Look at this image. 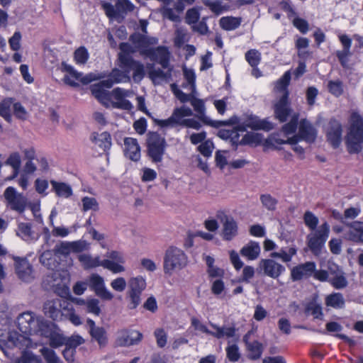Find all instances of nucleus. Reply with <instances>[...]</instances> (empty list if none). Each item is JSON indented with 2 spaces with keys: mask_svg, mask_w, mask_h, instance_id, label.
<instances>
[{
  "mask_svg": "<svg viewBox=\"0 0 363 363\" xmlns=\"http://www.w3.org/2000/svg\"><path fill=\"white\" fill-rule=\"evenodd\" d=\"M141 54L147 57L151 61L159 63L166 72L160 68L148 72V77L155 85L160 84L162 82H169L172 79L173 67L170 65V52L165 46L149 48L141 51Z\"/></svg>",
  "mask_w": 363,
  "mask_h": 363,
  "instance_id": "1",
  "label": "nucleus"
},
{
  "mask_svg": "<svg viewBox=\"0 0 363 363\" xmlns=\"http://www.w3.org/2000/svg\"><path fill=\"white\" fill-rule=\"evenodd\" d=\"M345 136V145L349 154H359L363 149V116L357 111L350 116Z\"/></svg>",
  "mask_w": 363,
  "mask_h": 363,
  "instance_id": "2",
  "label": "nucleus"
},
{
  "mask_svg": "<svg viewBox=\"0 0 363 363\" xmlns=\"http://www.w3.org/2000/svg\"><path fill=\"white\" fill-rule=\"evenodd\" d=\"M122 52L118 54L119 67L128 74L133 70V78L135 82H140L145 77V67L143 63L133 59L130 55V46L126 43L120 44Z\"/></svg>",
  "mask_w": 363,
  "mask_h": 363,
  "instance_id": "3",
  "label": "nucleus"
},
{
  "mask_svg": "<svg viewBox=\"0 0 363 363\" xmlns=\"http://www.w3.org/2000/svg\"><path fill=\"white\" fill-rule=\"evenodd\" d=\"M188 262V257L181 249L171 246L165 252L163 269L166 274H172L174 270H181Z\"/></svg>",
  "mask_w": 363,
  "mask_h": 363,
  "instance_id": "4",
  "label": "nucleus"
},
{
  "mask_svg": "<svg viewBox=\"0 0 363 363\" xmlns=\"http://www.w3.org/2000/svg\"><path fill=\"white\" fill-rule=\"evenodd\" d=\"M147 155L153 163H159L162 161L167 143L164 137L157 132L148 134L147 138Z\"/></svg>",
  "mask_w": 363,
  "mask_h": 363,
  "instance_id": "5",
  "label": "nucleus"
},
{
  "mask_svg": "<svg viewBox=\"0 0 363 363\" xmlns=\"http://www.w3.org/2000/svg\"><path fill=\"white\" fill-rule=\"evenodd\" d=\"M330 233V225L325 221L314 232L307 235V245L311 252L315 256L321 253L322 249L328 238Z\"/></svg>",
  "mask_w": 363,
  "mask_h": 363,
  "instance_id": "6",
  "label": "nucleus"
},
{
  "mask_svg": "<svg viewBox=\"0 0 363 363\" xmlns=\"http://www.w3.org/2000/svg\"><path fill=\"white\" fill-rule=\"evenodd\" d=\"M325 130L327 142L333 149H337L342 141V123L335 118H331L327 123Z\"/></svg>",
  "mask_w": 363,
  "mask_h": 363,
  "instance_id": "7",
  "label": "nucleus"
},
{
  "mask_svg": "<svg viewBox=\"0 0 363 363\" xmlns=\"http://www.w3.org/2000/svg\"><path fill=\"white\" fill-rule=\"evenodd\" d=\"M317 138V130L306 119H301L299 123L298 132L291 137L289 141L291 145H296L301 140H304L309 144L313 143Z\"/></svg>",
  "mask_w": 363,
  "mask_h": 363,
  "instance_id": "8",
  "label": "nucleus"
},
{
  "mask_svg": "<svg viewBox=\"0 0 363 363\" xmlns=\"http://www.w3.org/2000/svg\"><path fill=\"white\" fill-rule=\"evenodd\" d=\"M4 196L11 210L19 213H23L25 211L28 201L27 198L23 194L18 193L14 187H7L4 191Z\"/></svg>",
  "mask_w": 363,
  "mask_h": 363,
  "instance_id": "9",
  "label": "nucleus"
},
{
  "mask_svg": "<svg viewBox=\"0 0 363 363\" xmlns=\"http://www.w3.org/2000/svg\"><path fill=\"white\" fill-rule=\"evenodd\" d=\"M273 109L274 118L280 123H285L290 116L291 118L294 111L289 100V93L286 92L285 94H282L279 99L274 104Z\"/></svg>",
  "mask_w": 363,
  "mask_h": 363,
  "instance_id": "10",
  "label": "nucleus"
},
{
  "mask_svg": "<svg viewBox=\"0 0 363 363\" xmlns=\"http://www.w3.org/2000/svg\"><path fill=\"white\" fill-rule=\"evenodd\" d=\"M143 335L135 330H122L118 333L115 340L117 347L138 345L143 340Z\"/></svg>",
  "mask_w": 363,
  "mask_h": 363,
  "instance_id": "11",
  "label": "nucleus"
},
{
  "mask_svg": "<svg viewBox=\"0 0 363 363\" xmlns=\"http://www.w3.org/2000/svg\"><path fill=\"white\" fill-rule=\"evenodd\" d=\"M217 217L223 224L221 236L225 241H231L238 235V225L236 220L230 216L221 212Z\"/></svg>",
  "mask_w": 363,
  "mask_h": 363,
  "instance_id": "12",
  "label": "nucleus"
},
{
  "mask_svg": "<svg viewBox=\"0 0 363 363\" xmlns=\"http://www.w3.org/2000/svg\"><path fill=\"white\" fill-rule=\"evenodd\" d=\"M67 304L66 301L60 298L48 300L43 305L44 313L53 320H60L63 315L62 309H65Z\"/></svg>",
  "mask_w": 363,
  "mask_h": 363,
  "instance_id": "13",
  "label": "nucleus"
},
{
  "mask_svg": "<svg viewBox=\"0 0 363 363\" xmlns=\"http://www.w3.org/2000/svg\"><path fill=\"white\" fill-rule=\"evenodd\" d=\"M89 287L96 295L103 300L110 301L113 294L106 288L103 277L97 274H92L89 277Z\"/></svg>",
  "mask_w": 363,
  "mask_h": 363,
  "instance_id": "14",
  "label": "nucleus"
},
{
  "mask_svg": "<svg viewBox=\"0 0 363 363\" xmlns=\"http://www.w3.org/2000/svg\"><path fill=\"white\" fill-rule=\"evenodd\" d=\"M15 272L18 277L23 281H30L33 279V267L25 257H13Z\"/></svg>",
  "mask_w": 363,
  "mask_h": 363,
  "instance_id": "15",
  "label": "nucleus"
},
{
  "mask_svg": "<svg viewBox=\"0 0 363 363\" xmlns=\"http://www.w3.org/2000/svg\"><path fill=\"white\" fill-rule=\"evenodd\" d=\"M36 319L32 312H24L17 318V325L19 330L25 335H32L35 330Z\"/></svg>",
  "mask_w": 363,
  "mask_h": 363,
  "instance_id": "16",
  "label": "nucleus"
},
{
  "mask_svg": "<svg viewBox=\"0 0 363 363\" xmlns=\"http://www.w3.org/2000/svg\"><path fill=\"white\" fill-rule=\"evenodd\" d=\"M316 264L314 262H306L294 267L291 271L292 281H297L313 276Z\"/></svg>",
  "mask_w": 363,
  "mask_h": 363,
  "instance_id": "17",
  "label": "nucleus"
},
{
  "mask_svg": "<svg viewBox=\"0 0 363 363\" xmlns=\"http://www.w3.org/2000/svg\"><path fill=\"white\" fill-rule=\"evenodd\" d=\"M348 228L345 231V238L358 244H363V222L353 221L345 223Z\"/></svg>",
  "mask_w": 363,
  "mask_h": 363,
  "instance_id": "18",
  "label": "nucleus"
},
{
  "mask_svg": "<svg viewBox=\"0 0 363 363\" xmlns=\"http://www.w3.org/2000/svg\"><path fill=\"white\" fill-rule=\"evenodd\" d=\"M259 265L264 274L273 279H277L285 271L283 265L271 259H262Z\"/></svg>",
  "mask_w": 363,
  "mask_h": 363,
  "instance_id": "19",
  "label": "nucleus"
},
{
  "mask_svg": "<svg viewBox=\"0 0 363 363\" xmlns=\"http://www.w3.org/2000/svg\"><path fill=\"white\" fill-rule=\"evenodd\" d=\"M244 121H245V125L252 130L269 131L274 128V125L272 122L267 119L261 120L257 116L252 114L247 116Z\"/></svg>",
  "mask_w": 363,
  "mask_h": 363,
  "instance_id": "20",
  "label": "nucleus"
},
{
  "mask_svg": "<svg viewBox=\"0 0 363 363\" xmlns=\"http://www.w3.org/2000/svg\"><path fill=\"white\" fill-rule=\"evenodd\" d=\"M179 112V110L174 108L171 116L165 120L154 119L155 123L161 128H175L177 126L183 127V121L186 118Z\"/></svg>",
  "mask_w": 363,
  "mask_h": 363,
  "instance_id": "21",
  "label": "nucleus"
},
{
  "mask_svg": "<svg viewBox=\"0 0 363 363\" xmlns=\"http://www.w3.org/2000/svg\"><path fill=\"white\" fill-rule=\"evenodd\" d=\"M125 155L133 161H138L140 158V147L138 140L133 138L124 139Z\"/></svg>",
  "mask_w": 363,
  "mask_h": 363,
  "instance_id": "22",
  "label": "nucleus"
},
{
  "mask_svg": "<svg viewBox=\"0 0 363 363\" xmlns=\"http://www.w3.org/2000/svg\"><path fill=\"white\" fill-rule=\"evenodd\" d=\"M56 325L53 323L45 320L43 318H37L35 323V330L33 334H38L45 337H49L52 332L55 330Z\"/></svg>",
  "mask_w": 363,
  "mask_h": 363,
  "instance_id": "23",
  "label": "nucleus"
},
{
  "mask_svg": "<svg viewBox=\"0 0 363 363\" xmlns=\"http://www.w3.org/2000/svg\"><path fill=\"white\" fill-rule=\"evenodd\" d=\"M91 141L98 145L104 152H106L111 146V136L108 132H103L100 134L92 133L90 136Z\"/></svg>",
  "mask_w": 363,
  "mask_h": 363,
  "instance_id": "24",
  "label": "nucleus"
},
{
  "mask_svg": "<svg viewBox=\"0 0 363 363\" xmlns=\"http://www.w3.org/2000/svg\"><path fill=\"white\" fill-rule=\"evenodd\" d=\"M304 313L306 315H313L315 319L323 320V308L321 303L318 302L317 296H313L312 299L306 304Z\"/></svg>",
  "mask_w": 363,
  "mask_h": 363,
  "instance_id": "25",
  "label": "nucleus"
},
{
  "mask_svg": "<svg viewBox=\"0 0 363 363\" xmlns=\"http://www.w3.org/2000/svg\"><path fill=\"white\" fill-rule=\"evenodd\" d=\"M30 343V340L28 337L17 333H11L8 337V341L6 342L9 348L13 347L20 350L23 347H28Z\"/></svg>",
  "mask_w": 363,
  "mask_h": 363,
  "instance_id": "26",
  "label": "nucleus"
},
{
  "mask_svg": "<svg viewBox=\"0 0 363 363\" xmlns=\"http://www.w3.org/2000/svg\"><path fill=\"white\" fill-rule=\"evenodd\" d=\"M77 259L83 267L84 269L89 270L97 267H102L103 260H101L99 256L92 257L89 254H79Z\"/></svg>",
  "mask_w": 363,
  "mask_h": 363,
  "instance_id": "27",
  "label": "nucleus"
},
{
  "mask_svg": "<svg viewBox=\"0 0 363 363\" xmlns=\"http://www.w3.org/2000/svg\"><path fill=\"white\" fill-rule=\"evenodd\" d=\"M210 325L216 330L215 332L211 331L210 335H212L217 339H221L223 337H233L235 335V333L237 331L235 325L230 327H220L212 323H210Z\"/></svg>",
  "mask_w": 363,
  "mask_h": 363,
  "instance_id": "28",
  "label": "nucleus"
},
{
  "mask_svg": "<svg viewBox=\"0 0 363 363\" xmlns=\"http://www.w3.org/2000/svg\"><path fill=\"white\" fill-rule=\"evenodd\" d=\"M240 254L242 257L249 260L256 259L260 254V246L257 242L250 241L243 246L240 250Z\"/></svg>",
  "mask_w": 363,
  "mask_h": 363,
  "instance_id": "29",
  "label": "nucleus"
},
{
  "mask_svg": "<svg viewBox=\"0 0 363 363\" xmlns=\"http://www.w3.org/2000/svg\"><path fill=\"white\" fill-rule=\"evenodd\" d=\"M91 94L104 106H108L110 101V92L106 91L101 85L96 84L90 86Z\"/></svg>",
  "mask_w": 363,
  "mask_h": 363,
  "instance_id": "30",
  "label": "nucleus"
},
{
  "mask_svg": "<svg viewBox=\"0 0 363 363\" xmlns=\"http://www.w3.org/2000/svg\"><path fill=\"white\" fill-rule=\"evenodd\" d=\"M216 16H219L230 9V5L223 4L222 0H201Z\"/></svg>",
  "mask_w": 363,
  "mask_h": 363,
  "instance_id": "31",
  "label": "nucleus"
},
{
  "mask_svg": "<svg viewBox=\"0 0 363 363\" xmlns=\"http://www.w3.org/2000/svg\"><path fill=\"white\" fill-rule=\"evenodd\" d=\"M52 191L58 197L69 198L72 195V189L69 184L65 182H60L55 180H50Z\"/></svg>",
  "mask_w": 363,
  "mask_h": 363,
  "instance_id": "32",
  "label": "nucleus"
},
{
  "mask_svg": "<svg viewBox=\"0 0 363 363\" xmlns=\"http://www.w3.org/2000/svg\"><path fill=\"white\" fill-rule=\"evenodd\" d=\"M246 348L248 352L247 357L253 361L260 359L264 351L262 343L258 340H254L250 343H247Z\"/></svg>",
  "mask_w": 363,
  "mask_h": 363,
  "instance_id": "33",
  "label": "nucleus"
},
{
  "mask_svg": "<svg viewBox=\"0 0 363 363\" xmlns=\"http://www.w3.org/2000/svg\"><path fill=\"white\" fill-rule=\"evenodd\" d=\"M91 340L96 341L100 348L105 347L108 344V337L106 330L103 327H99L96 329L89 331Z\"/></svg>",
  "mask_w": 363,
  "mask_h": 363,
  "instance_id": "34",
  "label": "nucleus"
},
{
  "mask_svg": "<svg viewBox=\"0 0 363 363\" xmlns=\"http://www.w3.org/2000/svg\"><path fill=\"white\" fill-rule=\"evenodd\" d=\"M240 17L224 16L219 21L220 26L225 30H233L238 28L241 24Z\"/></svg>",
  "mask_w": 363,
  "mask_h": 363,
  "instance_id": "35",
  "label": "nucleus"
},
{
  "mask_svg": "<svg viewBox=\"0 0 363 363\" xmlns=\"http://www.w3.org/2000/svg\"><path fill=\"white\" fill-rule=\"evenodd\" d=\"M325 304L334 308H342L345 306V299L341 293H333L326 297Z\"/></svg>",
  "mask_w": 363,
  "mask_h": 363,
  "instance_id": "36",
  "label": "nucleus"
},
{
  "mask_svg": "<svg viewBox=\"0 0 363 363\" xmlns=\"http://www.w3.org/2000/svg\"><path fill=\"white\" fill-rule=\"evenodd\" d=\"M263 140V135L261 133L248 132L247 133L240 141V145H259Z\"/></svg>",
  "mask_w": 363,
  "mask_h": 363,
  "instance_id": "37",
  "label": "nucleus"
},
{
  "mask_svg": "<svg viewBox=\"0 0 363 363\" xmlns=\"http://www.w3.org/2000/svg\"><path fill=\"white\" fill-rule=\"evenodd\" d=\"M17 235L26 241L34 239L32 225L29 223H21L18 225Z\"/></svg>",
  "mask_w": 363,
  "mask_h": 363,
  "instance_id": "38",
  "label": "nucleus"
},
{
  "mask_svg": "<svg viewBox=\"0 0 363 363\" xmlns=\"http://www.w3.org/2000/svg\"><path fill=\"white\" fill-rule=\"evenodd\" d=\"M299 114L294 113L289 123H285L281 127V131L284 135H289L296 133L298 123Z\"/></svg>",
  "mask_w": 363,
  "mask_h": 363,
  "instance_id": "39",
  "label": "nucleus"
},
{
  "mask_svg": "<svg viewBox=\"0 0 363 363\" xmlns=\"http://www.w3.org/2000/svg\"><path fill=\"white\" fill-rule=\"evenodd\" d=\"M259 200L263 207L267 210L269 211H274L277 209L278 200L271 194H262L259 196Z\"/></svg>",
  "mask_w": 363,
  "mask_h": 363,
  "instance_id": "40",
  "label": "nucleus"
},
{
  "mask_svg": "<svg viewBox=\"0 0 363 363\" xmlns=\"http://www.w3.org/2000/svg\"><path fill=\"white\" fill-rule=\"evenodd\" d=\"M129 286L130 292L142 294L146 287V281L144 278L139 276L132 278L129 281Z\"/></svg>",
  "mask_w": 363,
  "mask_h": 363,
  "instance_id": "41",
  "label": "nucleus"
},
{
  "mask_svg": "<svg viewBox=\"0 0 363 363\" xmlns=\"http://www.w3.org/2000/svg\"><path fill=\"white\" fill-rule=\"evenodd\" d=\"M328 91L335 97L340 96L344 92L343 82L340 80H330L328 83Z\"/></svg>",
  "mask_w": 363,
  "mask_h": 363,
  "instance_id": "42",
  "label": "nucleus"
},
{
  "mask_svg": "<svg viewBox=\"0 0 363 363\" xmlns=\"http://www.w3.org/2000/svg\"><path fill=\"white\" fill-rule=\"evenodd\" d=\"M11 104L12 99H6L0 102V116L9 123L11 121Z\"/></svg>",
  "mask_w": 363,
  "mask_h": 363,
  "instance_id": "43",
  "label": "nucleus"
},
{
  "mask_svg": "<svg viewBox=\"0 0 363 363\" xmlns=\"http://www.w3.org/2000/svg\"><path fill=\"white\" fill-rule=\"evenodd\" d=\"M303 222L311 230H316L319 223L318 218L311 211H306L303 215Z\"/></svg>",
  "mask_w": 363,
  "mask_h": 363,
  "instance_id": "44",
  "label": "nucleus"
},
{
  "mask_svg": "<svg viewBox=\"0 0 363 363\" xmlns=\"http://www.w3.org/2000/svg\"><path fill=\"white\" fill-rule=\"evenodd\" d=\"M40 352L47 363H64L56 352L50 348L44 347L40 350Z\"/></svg>",
  "mask_w": 363,
  "mask_h": 363,
  "instance_id": "45",
  "label": "nucleus"
},
{
  "mask_svg": "<svg viewBox=\"0 0 363 363\" xmlns=\"http://www.w3.org/2000/svg\"><path fill=\"white\" fill-rule=\"evenodd\" d=\"M329 283L336 289H344L348 284V281L343 271L339 272V274L335 277H330Z\"/></svg>",
  "mask_w": 363,
  "mask_h": 363,
  "instance_id": "46",
  "label": "nucleus"
},
{
  "mask_svg": "<svg viewBox=\"0 0 363 363\" xmlns=\"http://www.w3.org/2000/svg\"><path fill=\"white\" fill-rule=\"evenodd\" d=\"M50 340V346L52 348H58L62 345H65L66 336L55 330L48 337Z\"/></svg>",
  "mask_w": 363,
  "mask_h": 363,
  "instance_id": "47",
  "label": "nucleus"
},
{
  "mask_svg": "<svg viewBox=\"0 0 363 363\" xmlns=\"http://www.w3.org/2000/svg\"><path fill=\"white\" fill-rule=\"evenodd\" d=\"M291 80L290 71L286 72L284 75L277 81L276 88L278 91L283 92V94L289 93L288 86Z\"/></svg>",
  "mask_w": 363,
  "mask_h": 363,
  "instance_id": "48",
  "label": "nucleus"
},
{
  "mask_svg": "<svg viewBox=\"0 0 363 363\" xmlns=\"http://www.w3.org/2000/svg\"><path fill=\"white\" fill-rule=\"evenodd\" d=\"M16 363H42L41 359L30 351H23Z\"/></svg>",
  "mask_w": 363,
  "mask_h": 363,
  "instance_id": "49",
  "label": "nucleus"
},
{
  "mask_svg": "<svg viewBox=\"0 0 363 363\" xmlns=\"http://www.w3.org/2000/svg\"><path fill=\"white\" fill-rule=\"evenodd\" d=\"M200 19V13L197 8H191L188 9L185 15V23L190 25L191 27L198 23Z\"/></svg>",
  "mask_w": 363,
  "mask_h": 363,
  "instance_id": "50",
  "label": "nucleus"
},
{
  "mask_svg": "<svg viewBox=\"0 0 363 363\" xmlns=\"http://www.w3.org/2000/svg\"><path fill=\"white\" fill-rule=\"evenodd\" d=\"M89 52L86 48L84 46H81L77 48L74 53V58L77 64L84 65L89 59Z\"/></svg>",
  "mask_w": 363,
  "mask_h": 363,
  "instance_id": "51",
  "label": "nucleus"
},
{
  "mask_svg": "<svg viewBox=\"0 0 363 363\" xmlns=\"http://www.w3.org/2000/svg\"><path fill=\"white\" fill-rule=\"evenodd\" d=\"M108 75L115 84H118L125 80H130V77L125 71L123 72L117 68L113 69Z\"/></svg>",
  "mask_w": 363,
  "mask_h": 363,
  "instance_id": "52",
  "label": "nucleus"
},
{
  "mask_svg": "<svg viewBox=\"0 0 363 363\" xmlns=\"http://www.w3.org/2000/svg\"><path fill=\"white\" fill-rule=\"evenodd\" d=\"M245 59L251 67H255L261 60L260 53L256 50H250L245 53Z\"/></svg>",
  "mask_w": 363,
  "mask_h": 363,
  "instance_id": "53",
  "label": "nucleus"
},
{
  "mask_svg": "<svg viewBox=\"0 0 363 363\" xmlns=\"http://www.w3.org/2000/svg\"><path fill=\"white\" fill-rule=\"evenodd\" d=\"M82 202L83 205L82 209L84 211H87L89 210L97 211L99 209V203L95 198L84 196L82 199Z\"/></svg>",
  "mask_w": 363,
  "mask_h": 363,
  "instance_id": "54",
  "label": "nucleus"
},
{
  "mask_svg": "<svg viewBox=\"0 0 363 363\" xmlns=\"http://www.w3.org/2000/svg\"><path fill=\"white\" fill-rule=\"evenodd\" d=\"M84 343V340L79 335H72L70 337H66L65 347L76 350L77 347Z\"/></svg>",
  "mask_w": 363,
  "mask_h": 363,
  "instance_id": "55",
  "label": "nucleus"
},
{
  "mask_svg": "<svg viewBox=\"0 0 363 363\" xmlns=\"http://www.w3.org/2000/svg\"><path fill=\"white\" fill-rule=\"evenodd\" d=\"M154 335L156 338L157 346L160 348H163L167 342V335L164 330L162 328H157L155 330Z\"/></svg>",
  "mask_w": 363,
  "mask_h": 363,
  "instance_id": "56",
  "label": "nucleus"
},
{
  "mask_svg": "<svg viewBox=\"0 0 363 363\" xmlns=\"http://www.w3.org/2000/svg\"><path fill=\"white\" fill-rule=\"evenodd\" d=\"M70 244L72 252L74 253L82 252L89 247V244L84 240L70 242Z\"/></svg>",
  "mask_w": 363,
  "mask_h": 363,
  "instance_id": "57",
  "label": "nucleus"
},
{
  "mask_svg": "<svg viewBox=\"0 0 363 363\" xmlns=\"http://www.w3.org/2000/svg\"><path fill=\"white\" fill-rule=\"evenodd\" d=\"M102 267L109 269L113 273H118L125 270V268L122 265L109 259H104Z\"/></svg>",
  "mask_w": 363,
  "mask_h": 363,
  "instance_id": "58",
  "label": "nucleus"
},
{
  "mask_svg": "<svg viewBox=\"0 0 363 363\" xmlns=\"http://www.w3.org/2000/svg\"><path fill=\"white\" fill-rule=\"evenodd\" d=\"M227 357L230 362H237L240 357L239 348L237 345H232L226 348Z\"/></svg>",
  "mask_w": 363,
  "mask_h": 363,
  "instance_id": "59",
  "label": "nucleus"
},
{
  "mask_svg": "<svg viewBox=\"0 0 363 363\" xmlns=\"http://www.w3.org/2000/svg\"><path fill=\"white\" fill-rule=\"evenodd\" d=\"M5 164L11 166L13 168V169L16 170L17 169H20L21 156L19 153L17 152L11 153L5 162Z\"/></svg>",
  "mask_w": 363,
  "mask_h": 363,
  "instance_id": "60",
  "label": "nucleus"
},
{
  "mask_svg": "<svg viewBox=\"0 0 363 363\" xmlns=\"http://www.w3.org/2000/svg\"><path fill=\"white\" fill-rule=\"evenodd\" d=\"M213 143L210 140H206L199 147L198 150L206 157H209L212 155Z\"/></svg>",
  "mask_w": 363,
  "mask_h": 363,
  "instance_id": "61",
  "label": "nucleus"
},
{
  "mask_svg": "<svg viewBox=\"0 0 363 363\" xmlns=\"http://www.w3.org/2000/svg\"><path fill=\"white\" fill-rule=\"evenodd\" d=\"M190 102L191 106L194 107V111L197 112L199 116H205L206 109L203 100L192 96Z\"/></svg>",
  "mask_w": 363,
  "mask_h": 363,
  "instance_id": "62",
  "label": "nucleus"
},
{
  "mask_svg": "<svg viewBox=\"0 0 363 363\" xmlns=\"http://www.w3.org/2000/svg\"><path fill=\"white\" fill-rule=\"evenodd\" d=\"M193 32L197 33L201 35H207L210 33L207 23L199 20L198 23L191 27Z\"/></svg>",
  "mask_w": 363,
  "mask_h": 363,
  "instance_id": "63",
  "label": "nucleus"
},
{
  "mask_svg": "<svg viewBox=\"0 0 363 363\" xmlns=\"http://www.w3.org/2000/svg\"><path fill=\"white\" fill-rule=\"evenodd\" d=\"M293 25L303 34H306L308 30V23L303 18L299 17L295 18L293 20Z\"/></svg>",
  "mask_w": 363,
  "mask_h": 363,
  "instance_id": "64",
  "label": "nucleus"
}]
</instances>
